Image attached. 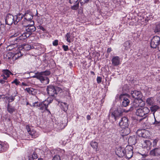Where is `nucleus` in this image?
Here are the masks:
<instances>
[{
    "mask_svg": "<svg viewBox=\"0 0 160 160\" xmlns=\"http://www.w3.org/2000/svg\"><path fill=\"white\" fill-rule=\"evenodd\" d=\"M159 108V107L157 105H154L150 107V109L152 112H155Z\"/></svg>",
    "mask_w": 160,
    "mask_h": 160,
    "instance_id": "32",
    "label": "nucleus"
},
{
    "mask_svg": "<svg viewBox=\"0 0 160 160\" xmlns=\"http://www.w3.org/2000/svg\"><path fill=\"white\" fill-rule=\"evenodd\" d=\"M17 93H15L13 94L11 96H6L5 98L8 101V103H10V102L13 101L15 99V97L17 96Z\"/></svg>",
    "mask_w": 160,
    "mask_h": 160,
    "instance_id": "18",
    "label": "nucleus"
},
{
    "mask_svg": "<svg viewBox=\"0 0 160 160\" xmlns=\"http://www.w3.org/2000/svg\"><path fill=\"white\" fill-rule=\"evenodd\" d=\"M139 154H141L143 157V158H145V157L146 156V154L145 153V154H141L140 153H139Z\"/></svg>",
    "mask_w": 160,
    "mask_h": 160,
    "instance_id": "58",
    "label": "nucleus"
},
{
    "mask_svg": "<svg viewBox=\"0 0 160 160\" xmlns=\"http://www.w3.org/2000/svg\"><path fill=\"white\" fill-rule=\"evenodd\" d=\"M39 28L43 31H44L45 30L44 28L42 26H39Z\"/></svg>",
    "mask_w": 160,
    "mask_h": 160,
    "instance_id": "55",
    "label": "nucleus"
},
{
    "mask_svg": "<svg viewBox=\"0 0 160 160\" xmlns=\"http://www.w3.org/2000/svg\"><path fill=\"white\" fill-rule=\"evenodd\" d=\"M117 155L119 157H122L125 156L124 149L123 148H118L117 152Z\"/></svg>",
    "mask_w": 160,
    "mask_h": 160,
    "instance_id": "25",
    "label": "nucleus"
},
{
    "mask_svg": "<svg viewBox=\"0 0 160 160\" xmlns=\"http://www.w3.org/2000/svg\"><path fill=\"white\" fill-rule=\"evenodd\" d=\"M154 32H160V23L156 25L155 28L154 29Z\"/></svg>",
    "mask_w": 160,
    "mask_h": 160,
    "instance_id": "36",
    "label": "nucleus"
},
{
    "mask_svg": "<svg viewBox=\"0 0 160 160\" xmlns=\"http://www.w3.org/2000/svg\"><path fill=\"white\" fill-rule=\"evenodd\" d=\"M21 34V35L19 36V37H14L13 39V40L14 42L16 41L17 42H19L21 41H23L25 40L27 38L29 37L30 36V34H28V33L26 32H23Z\"/></svg>",
    "mask_w": 160,
    "mask_h": 160,
    "instance_id": "10",
    "label": "nucleus"
},
{
    "mask_svg": "<svg viewBox=\"0 0 160 160\" xmlns=\"http://www.w3.org/2000/svg\"><path fill=\"white\" fill-rule=\"evenodd\" d=\"M133 104L135 108L138 107L136 109V114L137 116L142 117L149 112L150 110L147 107H142L138 103L135 102Z\"/></svg>",
    "mask_w": 160,
    "mask_h": 160,
    "instance_id": "2",
    "label": "nucleus"
},
{
    "mask_svg": "<svg viewBox=\"0 0 160 160\" xmlns=\"http://www.w3.org/2000/svg\"><path fill=\"white\" fill-rule=\"evenodd\" d=\"M8 145L6 144L0 142V152H4L8 148Z\"/></svg>",
    "mask_w": 160,
    "mask_h": 160,
    "instance_id": "26",
    "label": "nucleus"
},
{
    "mask_svg": "<svg viewBox=\"0 0 160 160\" xmlns=\"http://www.w3.org/2000/svg\"><path fill=\"white\" fill-rule=\"evenodd\" d=\"M129 123L128 119L124 117L121 118L119 123V125L121 128H125L128 127Z\"/></svg>",
    "mask_w": 160,
    "mask_h": 160,
    "instance_id": "13",
    "label": "nucleus"
},
{
    "mask_svg": "<svg viewBox=\"0 0 160 160\" xmlns=\"http://www.w3.org/2000/svg\"><path fill=\"white\" fill-rule=\"evenodd\" d=\"M90 145L93 149H95L96 151H98V144L97 142L94 141H92L90 143Z\"/></svg>",
    "mask_w": 160,
    "mask_h": 160,
    "instance_id": "30",
    "label": "nucleus"
},
{
    "mask_svg": "<svg viewBox=\"0 0 160 160\" xmlns=\"http://www.w3.org/2000/svg\"><path fill=\"white\" fill-rule=\"evenodd\" d=\"M112 51V48H108L107 49V52L108 53H109L110 52H111Z\"/></svg>",
    "mask_w": 160,
    "mask_h": 160,
    "instance_id": "54",
    "label": "nucleus"
},
{
    "mask_svg": "<svg viewBox=\"0 0 160 160\" xmlns=\"http://www.w3.org/2000/svg\"><path fill=\"white\" fill-rule=\"evenodd\" d=\"M22 55V54L21 52L19 51L15 53L12 56V58L13 60H16V59L21 57Z\"/></svg>",
    "mask_w": 160,
    "mask_h": 160,
    "instance_id": "28",
    "label": "nucleus"
},
{
    "mask_svg": "<svg viewBox=\"0 0 160 160\" xmlns=\"http://www.w3.org/2000/svg\"><path fill=\"white\" fill-rule=\"evenodd\" d=\"M4 74L7 77H9L10 74L11 73V72L8 70H5L3 71Z\"/></svg>",
    "mask_w": 160,
    "mask_h": 160,
    "instance_id": "37",
    "label": "nucleus"
},
{
    "mask_svg": "<svg viewBox=\"0 0 160 160\" xmlns=\"http://www.w3.org/2000/svg\"><path fill=\"white\" fill-rule=\"evenodd\" d=\"M154 101L152 98H148L146 100V103L150 106H153L154 104Z\"/></svg>",
    "mask_w": 160,
    "mask_h": 160,
    "instance_id": "29",
    "label": "nucleus"
},
{
    "mask_svg": "<svg viewBox=\"0 0 160 160\" xmlns=\"http://www.w3.org/2000/svg\"><path fill=\"white\" fill-rule=\"evenodd\" d=\"M26 128L28 134L32 138H36L38 137L39 134L38 132L33 129H31L28 125H26Z\"/></svg>",
    "mask_w": 160,
    "mask_h": 160,
    "instance_id": "14",
    "label": "nucleus"
},
{
    "mask_svg": "<svg viewBox=\"0 0 160 160\" xmlns=\"http://www.w3.org/2000/svg\"><path fill=\"white\" fill-rule=\"evenodd\" d=\"M55 89H56L57 94L58 92H61L62 91V89L59 87H55Z\"/></svg>",
    "mask_w": 160,
    "mask_h": 160,
    "instance_id": "52",
    "label": "nucleus"
},
{
    "mask_svg": "<svg viewBox=\"0 0 160 160\" xmlns=\"http://www.w3.org/2000/svg\"><path fill=\"white\" fill-rule=\"evenodd\" d=\"M65 37L66 38V41L69 42H71V41L70 40L71 38V33L69 32L67 33L65 36Z\"/></svg>",
    "mask_w": 160,
    "mask_h": 160,
    "instance_id": "35",
    "label": "nucleus"
},
{
    "mask_svg": "<svg viewBox=\"0 0 160 160\" xmlns=\"http://www.w3.org/2000/svg\"><path fill=\"white\" fill-rule=\"evenodd\" d=\"M124 111L123 109H121L120 107H118L116 110L112 113L110 116L112 118H114L116 121Z\"/></svg>",
    "mask_w": 160,
    "mask_h": 160,
    "instance_id": "8",
    "label": "nucleus"
},
{
    "mask_svg": "<svg viewBox=\"0 0 160 160\" xmlns=\"http://www.w3.org/2000/svg\"><path fill=\"white\" fill-rule=\"evenodd\" d=\"M154 118H155V122L153 123V124H155L157 126H159L160 124V122L157 121L155 117H154Z\"/></svg>",
    "mask_w": 160,
    "mask_h": 160,
    "instance_id": "48",
    "label": "nucleus"
},
{
    "mask_svg": "<svg viewBox=\"0 0 160 160\" xmlns=\"http://www.w3.org/2000/svg\"><path fill=\"white\" fill-rule=\"evenodd\" d=\"M160 44V37L157 36H154L150 42V46L152 48L158 47Z\"/></svg>",
    "mask_w": 160,
    "mask_h": 160,
    "instance_id": "6",
    "label": "nucleus"
},
{
    "mask_svg": "<svg viewBox=\"0 0 160 160\" xmlns=\"http://www.w3.org/2000/svg\"><path fill=\"white\" fill-rule=\"evenodd\" d=\"M133 148L131 145L127 146L124 149L125 156L128 158H131L133 155Z\"/></svg>",
    "mask_w": 160,
    "mask_h": 160,
    "instance_id": "7",
    "label": "nucleus"
},
{
    "mask_svg": "<svg viewBox=\"0 0 160 160\" xmlns=\"http://www.w3.org/2000/svg\"><path fill=\"white\" fill-rule=\"evenodd\" d=\"M50 71L49 70H46L36 74L33 77L37 78L42 83L45 85H47L48 84L49 82V79L47 76L50 75Z\"/></svg>",
    "mask_w": 160,
    "mask_h": 160,
    "instance_id": "1",
    "label": "nucleus"
},
{
    "mask_svg": "<svg viewBox=\"0 0 160 160\" xmlns=\"http://www.w3.org/2000/svg\"><path fill=\"white\" fill-rule=\"evenodd\" d=\"M151 155L153 156H160V148H156L151 150L150 152Z\"/></svg>",
    "mask_w": 160,
    "mask_h": 160,
    "instance_id": "21",
    "label": "nucleus"
},
{
    "mask_svg": "<svg viewBox=\"0 0 160 160\" xmlns=\"http://www.w3.org/2000/svg\"><path fill=\"white\" fill-rule=\"evenodd\" d=\"M90 0H80V3L82 5L88 2Z\"/></svg>",
    "mask_w": 160,
    "mask_h": 160,
    "instance_id": "40",
    "label": "nucleus"
},
{
    "mask_svg": "<svg viewBox=\"0 0 160 160\" xmlns=\"http://www.w3.org/2000/svg\"><path fill=\"white\" fill-rule=\"evenodd\" d=\"M131 94L132 97L136 99H140L142 98V94L140 91H132Z\"/></svg>",
    "mask_w": 160,
    "mask_h": 160,
    "instance_id": "16",
    "label": "nucleus"
},
{
    "mask_svg": "<svg viewBox=\"0 0 160 160\" xmlns=\"http://www.w3.org/2000/svg\"><path fill=\"white\" fill-rule=\"evenodd\" d=\"M97 81L98 83H100L102 81V78L100 77H98L97 78Z\"/></svg>",
    "mask_w": 160,
    "mask_h": 160,
    "instance_id": "46",
    "label": "nucleus"
},
{
    "mask_svg": "<svg viewBox=\"0 0 160 160\" xmlns=\"http://www.w3.org/2000/svg\"><path fill=\"white\" fill-rule=\"evenodd\" d=\"M7 110L9 113L12 114L15 111V109L14 107L11 106L10 103H8Z\"/></svg>",
    "mask_w": 160,
    "mask_h": 160,
    "instance_id": "27",
    "label": "nucleus"
},
{
    "mask_svg": "<svg viewBox=\"0 0 160 160\" xmlns=\"http://www.w3.org/2000/svg\"><path fill=\"white\" fill-rule=\"evenodd\" d=\"M2 98H5L4 96L3 95H0V99H1Z\"/></svg>",
    "mask_w": 160,
    "mask_h": 160,
    "instance_id": "59",
    "label": "nucleus"
},
{
    "mask_svg": "<svg viewBox=\"0 0 160 160\" xmlns=\"http://www.w3.org/2000/svg\"><path fill=\"white\" fill-rule=\"evenodd\" d=\"M32 88H26L25 89V91H26L28 92L30 94H31L32 93L33 91L32 90Z\"/></svg>",
    "mask_w": 160,
    "mask_h": 160,
    "instance_id": "39",
    "label": "nucleus"
},
{
    "mask_svg": "<svg viewBox=\"0 0 160 160\" xmlns=\"http://www.w3.org/2000/svg\"><path fill=\"white\" fill-rule=\"evenodd\" d=\"M47 91L48 94L51 96H54L57 94L56 89L55 87L52 85H49L47 86Z\"/></svg>",
    "mask_w": 160,
    "mask_h": 160,
    "instance_id": "11",
    "label": "nucleus"
},
{
    "mask_svg": "<svg viewBox=\"0 0 160 160\" xmlns=\"http://www.w3.org/2000/svg\"><path fill=\"white\" fill-rule=\"evenodd\" d=\"M121 132L122 133V135L125 136L128 135L130 132V129L128 127H125V128H121Z\"/></svg>",
    "mask_w": 160,
    "mask_h": 160,
    "instance_id": "23",
    "label": "nucleus"
},
{
    "mask_svg": "<svg viewBox=\"0 0 160 160\" xmlns=\"http://www.w3.org/2000/svg\"><path fill=\"white\" fill-rule=\"evenodd\" d=\"M137 133L139 137H141L144 138H147L150 136V133L148 130L145 129H142L138 130Z\"/></svg>",
    "mask_w": 160,
    "mask_h": 160,
    "instance_id": "12",
    "label": "nucleus"
},
{
    "mask_svg": "<svg viewBox=\"0 0 160 160\" xmlns=\"http://www.w3.org/2000/svg\"><path fill=\"white\" fill-rule=\"evenodd\" d=\"M45 101L46 103H48L49 105L50 103H51L52 102V99L48 98H47V100H45Z\"/></svg>",
    "mask_w": 160,
    "mask_h": 160,
    "instance_id": "44",
    "label": "nucleus"
},
{
    "mask_svg": "<svg viewBox=\"0 0 160 160\" xmlns=\"http://www.w3.org/2000/svg\"><path fill=\"white\" fill-rule=\"evenodd\" d=\"M116 125L114 123H112L108 128V131L111 133H114L117 131L116 129Z\"/></svg>",
    "mask_w": 160,
    "mask_h": 160,
    "instance_id": "24",
    "label": "nucleus"
},
{
    "mask_svg": "<svg viewBox=\"0 0 160 160\" xmlns=\"http://www.w3.org/2000/svg\"><path fill=\"white\" fill-rule=\"evenodd\" d=\"M76 3V4H75V5H74L72 7V9L76 10H77L78 8V7H79L78 2H77Z\"/></svg>",
    "mask_w": 160,
    "mask_h": 160,
    "instance_id": "38",
    "label": "nucleus"
},
{
    "mask_svg": "<svg viewBox=\"0 0 160 160\" xmlns=\"http://www.w3.org/2000/svg\"><path fill=\"white\" fill-rule=\"evenodd\" d=\"M22 84L24 86H27V84L26 83H25L23 82H22Z\"/></svg>",
    "mask_w": 160,
    "mask_h": 160,
    "instance_id": "61",
    "label": "nucleus"
},
{
    "mask_svg": "<svg viewBox=\"0 0 160 160\" xmlns=\"http://www.w3.org/2000/svg\"><path fill=\"white\" fill-rule=\"evenodd\" d=\"M60 158L59 156L57 155L54 156L52 159V160H60Z\"/></svg>",
    "mask_w": 160,
    "mask_h": 160,
    "instance_id": "43",
    "label": "nucleus"
},
{
    "mask_svg": "<svg viewBox=\"0 0 160 160\" xmlns=\"http://www.w3.org/2000/svg\"><path fill=\"white\" fill-rule=\"evenodd\" d=\"M48 105V103H46L45 101L41 102H36L32 103V106L38 107V109L43 110L45 109L46 110L51 113L50 111L47 108Z\"/></svg>",
    "mask_w": 160,
    "mask_h": 160,
    "instance_id": "4",
    "label": "nucleus"
},
{
    "mask_svg": "<svg viewBox=\"0 0 160 160\" xmlns=\"http://www.w3.org/2000/svg\"><path fill=\"white\" fill-rule=\"evenodd\" d=\"M52 44L54 46H57L58 44V40H55L52 42Z\"/></svg>",
    "mask_w": 160,
    "mask_h": 160,
    "instance_id": "47",
    "label": "nucleus"
},
{
    "mask_svg": "<svg viewBox=\"0 0 160 160\" xmlns=\"http://www.w3.org/2000/svg\"><path fill=\"white\" fill-rule=\"evenodd\" d=\"M111 61L113 65L118 66L120 64V58L118 56H114L112 57Z\"/></svg>",
    "mask_w": 160,
    "mask_h": 160,
    "instance_id": "17",
    "label": "nucleus"
},
{
    "mask_svg": "<svg viewBox=\"0 0 160 160\" xmlns=\"http://www.w3.org/2000/svg\"><path fill=\"white\" fill-rule=\"evenodd\" d=\"M119 98L122 101V105L123 106L126 107L129 103V100L126 94H123L120 95Z\"/></svg>",
    "mask_w": 160,
    "mask_h": 160,
    "instance_id": "9",
    "label": "nucleus"
},
{
    "mask_svg": "<svg viewBox=\"0 0 160 160\" xmlns=\"http://www.w3.org/2000/svg\"><path fill=\"white\" fill-rule=\"evenodd\" d=\"M20 83V82L17 79H15L12 82V83H15L16 85H18Z\"/></svg>",
    "mask_w": 160,
    "mask_h": 160,
    "instance_id": "41",
    "label": "nucleus"
},
{
    "mask_svg": "<svg viewBox=\"0 0 160 160\" xmlns=\"http://www.w3.org/2000/svg\"><path fill=\"white\" fill-rule=\"evenodd\" d=\"M128 142L131 145H134L136 143V139L135 136L130 137L128 138Z\"/></svg>",
    "mask_w": 160,
    "mask_h": 160,
    "instance_id": "22",
    "label": "nucleus"
},
{
    "mask_svg": "<svg viewBox=\"0 0 160 160\" xmlns=\"http://www.w3.org/2000/svg\"><path fill=\"white\" fill-rule=\"evenodd\" d=\"M87 119L88 120H90L91 118L90 116L89 115H88L87 116Z\"/></svg>",
    "mask_w": 160,
    "mask_h": 160,
    "instance_id": "57",
    "label": "nucleus"
},
{
    "mask_svg": "<svg viewBox=\"0 0 160 160\" xmlns=\"http://www.w3.org/2000/svg\"><path fill=\"white\" fill-rule=\"evenodd\" d=\"M78 0H69V2L71 4H74L77 3Z\"/></svg>",
    "mask_w": 160,
    "mask_h": 160,
    "instance_id": "51",
    "label": "nucleus"
},
{
    "mask_svg": "<svg viewBox=\"0 0 160 160\" xmlns=\"http://www.w3.org/2000/svg\"><path fill=\"white\" fill-rule=\"evenodd\" d=\"M14 46H15L14 44L10 45L8 47L7 49H8L9 50H12L14 49Z\"/></svg>",
    "mask_w": 160,
    "mask_h": 160,
    "instance_id": "42",
    "label": "nucleus"
},
{
    "mask_svg": "<svg viewBox=\"0 0 160 160\" xmlns=\"http://www.w3.org/2000/svg\"><path fill=\"white\" fill-rule=\"evenodd\" d=\"M158 142V140L156 139H155L153 141L152 144L153 147H155L156 146Z\"/></svg>",
    "mask_w": 160,
    "mask_h": 160,
    "instance_id": "49",
    "label": "nucleus"
},
{
    "mask_svg": "<svg viewBox=\"0 0 160 160\" xmlns=\"http://www.w3.org/2000/svg\"><path fill=\"white\" fill-rule=\"evenodd\" d=\"M158 50L160 51V43L159 46L158 47Z\"/></svg>",
    "mask_w": 160,
    "mask_h": 160,
    "instance_id": "62",
    "label": "nucleus"
},
{
    "mask_svg": "<svg viewBox=\"0 0 160 160\" xmlns=\"http://www.w3.org/2000/svg\"><path fill=\"white\" fill-rule=\"evenodd\" d=\"M131 45V43L129 41L126 42L124 44V46L125 48V49L126 50L129 49L130 48Z\"/></svg>",
    "mask_w": 160,
    "mask_h": 160,
    "instance_id": "33",
    "label": "nucleus"
},
{
    "mask_svg": "<svg viewBox=\"0 0 160 160\" xmlns=\"http://www.w3.org/2000/svg\"><path fill=\"white\" fill-rule=\"evenodd\" d=\"M158 58H159V59H160V53L158 55Z\"/></svg>",
    "mask_w": 160,
    "mask_h": 160,
    "instance_id": "64",
    "label": "nucleus"
},
{
    "mask_svg": "<svg viewBox=\"0 0 160 160\" xmlns=\"http://www.w3.org/2000/svg\"><path fill=\"white\" fill-rule=\"evenodd\" d=\"M32 47L31 45L28 44H25L23 45V48L25 50H29L32 48Z\"/></svg>",
    "mask_w": 160,
    "mask_h": 160,
    "instance_id": "34",
    "label": "nucleus"
},
{
    "mask_svg": "<svg viewBox=\"0 0 160 160\" xmlns=\"http://www.w3.org/2000/svg\"><path fill=\"white\" fill-rule=\"evenodd\" d=\"M1 76L3 77V80H6L7 79V78L8 77L7 76H5V75H3L2 76Z\"/></svg>",
    "mask_w": 160,
    "mask_h": 160,
    "instance_id": "56",
    "label": "nucleus"
},
{
    "mask_svg": "<svg viewBox=\"0 0 160 160\" xmlns=\"http://www.w3.org/2000/svg\"><path fill=\"white\" fill-rule=\"evenodd\" d=\"M38 160H43L42 158H39Z\"/></svg>",
    "mask_w": 160,
    "mask_h": 160,
    "instance_id": "63",
    "label": "nucleus"
},
{
    "mask_svg": "<svg viewBox=\"0 0 160 160\" xmlns=\"http://www.w3.org/2000/svg\"><path fill=\"white\" fill-rule=\"evenodd\" d=\"M25 25H20L17 26L16 28V31L19 33L18 35H19V34H21L23 32V31L25 30Z\"/></svg>",
    "mask_w": 160,
    "mask_h": 160,
    "instance_id": "19",
    "label": "nucleus"
},
{
    "mask_svg": "<svg viewBox=\"0 0 160 160\" xmlns=\"http://www.w3.org/2000/svg\"><path fill=\"white\" fill-rule=\"evenodd\" d=\"M34 21H31L30 23H28V24H26L25 25L26 32L30 34V36L32 34V32L36 30V28L34 25Z\"/></svg>",
    "mask_w": 160,
    "mask_h": 160,
    "instance_id": "5",
    "label": "nucleus"
},
{
    "mask_svg": "<svg viewBox=\"0 0 160 160\" xmlns=\"http://www.w3.org/2000/svg\"><path fill=\"white\" fill-rule=\"evenodd\" d=\"M66 158H63L62 160H68V158L67 157H65Z\"/></svg>",
    "mask_w": 160,
    "mask_h": 160,
    "instance_id": "60",
    "label": "nucleus"
},
{
    "mask_svg": "<svg viewBox=\"0 0 160 160\" xmlns=\"http://www.w3.org/2000/svg\"><path fill=\"white\" fill-rule=\"evenodd\" d=\"M6 81L0 78V83L2 84H3L5 83Z\"/></svg>",
    "mask_w": 160,
    "mask_h": 160,
    "instance_id": "53",
    "label": "nucleus"
},
{
    "mask_svg": "<svg viewBox=\"0 0 160 160\" xmlns=\"http://www.w3.org/2000/svg\"><path fill=\"white\" fill-rule=\"evenodd\" d=\"M62 48L65 51H68L69 50L68 47V46L63 45L62 46Z\"/></svg>",
    "mask_w": 160,
    "mask_h": 160,
    "instance_id": "45",
    "label": "nucleus"
},
{
    "mask_svg": "<svg viewBox=\"0 0 160 160\" xmlns=\"http://www.w3.org/2000/svg\"><path fill=\"white\" fill-rule=\"evenodd\" d=\"M14 16L10 14H8L6 17L5 20L6 23L9 25H11L13 23L15 24Z\"/></svg>",
    "mask_w": 160,
    "mask_h": 160,
    "instance_id": "15",
    "label": "nucleus"
},
{
    "mask_svg": "<svg viewBox=\"0 0 160 160\" xmlns=\"http://www.w3.org/2000/svg\"><path fill=\"white\" fill-rule=\"evenodd\" d=\"M33 18V15L30 10H27L24 15V18L22 21V24L25 25L30 23Z\"/></svg>",
    "mask_w": 160,
    "mask_h": 160,
    "instance_id": "3",
    "label": "nucleus"
},
{
    "mask_svg": "<svg viewBox=\"0 0 160 160\" xmlns=\"http://www.w3.org/2000/svg\"><path fill=\"white\" fill-rule=\"evenodd\" d=\"M32 157L33 159H36L38 158V156L35 152H33L32 155Z\"/></svg>",
    "mask_w": 160,
    "mask_h": 160,
    "instance_id": "50",
    "label": "nucleus"
},
{
    "mask_svg": "<svg viewBox=\"0 0 160 160\" xmlns=\"http://www.w3.org/2000/svg\"><path fill=\"white\" fill-rule=\"evenodd\" d=\"M15 22V24H16L24 17V15L22 13H19L17 15L14 16Z\"/></svg>",
    "mask_w": 160,
    "mask_h": 160,
    "instance_id": "20",
    "label": "nucleus"
},
{
    "mask_svg": "<svg viewBox=\"0 0 160 160\" xmlns=\"http://www.w3.org/2000/svg\"><path fill=\"white\" fill-rule=\"evenodd\" d=\"M61 104L62 109L65 112L68 109V105H67V103L65 102H62Z\"/></svg>",
    "mask_w": 160,
    "mask_h": 160,
    "instance_id": "31",
    "label": "nucleus"
}]
</instances>
